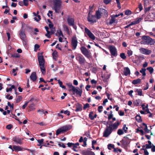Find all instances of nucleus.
Returning a JSON list of instances; mask_svg holds the SVG:
<instances>
[{"instance_id":"17","label":"nucleus","mask_w":155,"mask_h":155,"mask_svg":"<svg viewBox=\"0 0 155 155\" xmlns=\"http://www.w3.org/2000/svg\"><path fill=\"white\" fill-rule=\"evenodd\" d=\"M81 153L83 155H95L94 152L88 150H83Z\"/></svg>"},{"instance_id":"15","label":"nucleus","mask_w":155,"mask_h":155,"mask_svg":"<svg viewBox=\"0 0 155 155\" xmlns=\"http://www.w3.org/2000/svg\"><path fill=\"white\" fill-rule=\"evenodd\" d=\"M139 51L140 53L146 55H149L152 52L151 50L143 48H140Z\"/></svg>"},{"instance_id":"46","label":"nucleus","mask_w":155,"mask_h":155,"mask_svg":"<svg viewBox=\"0 0 155 155\" xmlns=\"http://www.w3.org/2000/svg\"><path fill=\"white\" fill-rule=\"evenodd\" d=\"M125 14L126 15H129L132 14V12L130 10L127 9L125 11Z\"/></svg>"},{"instance_id":"25","label":"nucleus","mask_w":155,"mask_h":155,"mask_svg":"<svg viewBox=\"0 0 155 155\" xmlns=\"http://www.w3.org/2000/svg\"><path fill=\"white\" fill-rule=\"evenodd\" d=\"M107 148L109 150H111V148L114 149L113 151L114 152H117V149L114 148V145L112 144H109L107 145Z\"/></svg>"},{"instance_id":"51","label":"nucleus","mask_w":155,"mask_h":155,"mask_svg":"<svg viewBox=\"0 0 155 155\" xmlns=\"http://www.w3.org/2000/svg\"><path fill=\"white\" fill-rule=\"evenodd\" d=\"M37 141L38 142V143H39V144H38L37 145L38 146H40L41 145V144L43 143L44 139H41V140H37Z\"/></svg>"},{"instance_id":"23","label":"nucleus","mask_w":155,"mask_h":155,"mask_svg":"<svg viewBox=\"0 0 155 155\" xmlns=\"http://www.w3.org/2000/svg\"><path fill=\"white\" fill-rule=\"evenodd\" d=\"M98 9L102 15H104L105 16L108 15V12L105 9H103L102 8H98Z\"/></svg>"},{"instance_id":"61","label":"nucleus","mask_w":155,"mask_h":155,"mask_svg":"<svg viewBox=\"0 0 155 155\" xmlns=\"http://www.w3.org/2000/svg\"><path fill=\"white\" fill-rule=\"evenodd\" d=\"M38 112L41 114H45V112L44 110L43 109H39L37 111Z\"/></svg>"},{"instance_id":"42","label":"nucleus","mask_w":155,"mask_h":155,"mask_svg":"<svg viewBox=\"0 0 155 155\" xmlns=\"http://www.w3.org/2000/svg\"><path fill=\"white\" fill-rule=\"evenodd\" d=\"M120 57L123 59H125L126 58V56L125 55V54L124 53H122L120 54Z\"/></svg>"},{"instance_id":"12","label":"nucleus","mask_w":155,"mask_h":155,"mask_svg":"<svg viewBox=\"0 0 155 155\" xmlns=\"http://www.w3.org/2000/svg\"><path fill=\"white\" fill-rule=\"evenodd\" d=\"M120 123L119 122L118 120L114 123L112 124V123H109V122H107L106 124H105V125H108L113 130H115L118 128V126L120 124Z\"/></svg>"},{"instance_id":"44","label":"nucleus","mask_w":155,"mask_h":155,"mask_svg":"<svg viewBox=\"0 0 155 155\" xmlns=\"http://www.w3.org/2000/svg\"><path fill=\"white\" fill-rule=\"evenodd\" d=\"M18 68H16V69H13L12 71V73L13 74L14 76H15L17 75V73L16 72V70H18Z\"/></svg>"},{"instance_id":"33","label":"nucleus","mask_w":155,"mask_h":155,"mask_svg":"<svg viewBox=\"0 0 155 155\" xmlns=\"http://www.w3.org/2000/svg\"><path fill=\"white\" fill-rule=\"evenodd\" d=\"M135 119L139 123L141 122L142 121L141 117L139 115H137L135 117Z\"/></svg>"},{"instance_id":"43","label":"nucleus","mask_w":155,"mask_h":155,"mask_svg":"<svg viewBox=\"0 0 155 155\" xmlns=\"http://www.w3.org/2000/svg\"><path fill=\"white\" fill-rule=\"evenodd\" d=\"M139 132H140V134L141 135H143L144 134V132L142 129H140L138 128L137 129L136 132L138 133Z\"/></svg>"},{"instance_id":"9","label":"nucleus","mask_w":155,"mask_h":155,"mask_svg":"<svg viewBox=\"0 0 155 155\" xmlns=\"http://www.w3.org/2000/svg\"><path fill=\"white\" fill-rule=\"evenodd\" d=\"M19 35L21 39L23 41L26 43L27 41L26 36L25 35V30L24 29H23L22 27L21 28L19 31Z\"/></svg>"},{"instance_id":"14","label":"nucleus","mask_w":155,"mask_h":155,"mask_svg":"<svg viewBox=\"0 0 155 155\" xmlns=\"http://www.w3.org/2000/svg\"><path fill=\"white\" fill-rule=\"evenodd\" d=\"M38 62L39 65L45 64V59L43 56L42 55V53L38 54Z\"/></svg>"},{"instance_id":"54","label":"nucleus","mask_w":155,"mask_h":155,"mask_svg":"<svg viewBox=\"0 0 155 155\" xmlns=\"http://www.w3.org/2000/svg\"><path fill=\"white\" fill-rule=\"evenodd\" d=\"M35 106V104L33 103H32L29 106V108L31 110H34L35 109V108L34 107Z\"/></svg>"},{"instance_id":"32","label":"nucleus","mask_w":155,"mask_h":155,"mask_svg":"<svg viewBox=\"0 0 155 155\" xmlns=\"http://www.w3.org/2000/svg\"><path fill=\"white\" fill-rule=\"evenodd\" d=\"M67 145L68 147H71L73 145H74L77 146H79V143H72L68 142L67 143Z\"/></svg>"},{"instance_id":"20","label":"nucleus","mask_w":155,"mask_h":155,"mask_svg":"<svg viewBox=\"0 0 155 155\" xmlns=\"http://www.w3.org/2000/svg\"><path fill=\"white\" fill-rule=\"evenodd\" d=\"M143 18H137L135 20L132 22H131L129 24L130 26L136 25L138 24L142 20Z\"/></svg>"},{"instance_id":"6","label":"nucleus","mask_w":155,"mask_h":155,"mask_svg":"<svg viewBox=\"0 0 155 155\" xmlns=\"http://www.w3.org/2000/svg\"><path fill=\"white\" fill-rule=\"evenodd\" d=\"M108 49L112 58H113V56L116 57L117 56V51L116 48L114 46L110 45L108 47Z\"/></svg>"},{"instance_id":"13","label":"nucleus","mask_w":155,"mask_h":155,"mask_svg":"<svg viewBox=\"0 0 155 155\" xmlns=\"http://www.w3.org/2000/svg\"><path fill=\"white\" fill-rule=\"evenodd\" d=\"M84 30L85 33L87 34L90 38L93 40H94L95 39V37L94 35L87 28L85 27Z\"/></svg>"},{"instance_id":"35","label":"nucleus","mask_w":155,"mask_h":155,"mask_svg":"<svg viewBox=\"0 0 155 155\" xmlns=\"http://www.w3.org/2000/svg\"><path fill=\"white\" fill-rule=\"evenodd\" d=\"M58 83L59 84L60 87L62 88L65 89L66 88V87L64 85H63V83L61 81L59 80H58Z\"/></svg>"},{"instance_id":"21","label":"nucleus","mask_w":155,"mask_h":155,"mask_svg":"<svg viewBox=\"0 0 155 155\" xmlns=\"http://www.w3.org/2000/svg\"><path fill=\"white\" fill-rule=\"evenodd\" d=\"M30 78L33 82L35 81L37 79L36 73V72H33L31 74Z\"/></svg>"},{"instance_id":"50","label":"nucleus","mask_w":155,"mask_h":155,"mask_svg":"<svg viewBox=\"0 0 155 155\" xmlns=\"http://www.w3.org/2000/svg\"><path fill=\"white\" fill-rule=\"evenodd\" d=\"M37 16V17H37H35L34 18V19L35 20H36L37 22H38L41 19V16L40 15H38Z\"/></svg>"},{"instance_id":"16","label":"nucleus","mask_w":155,"mask_h":155,"mask_svg":"<svg viewBox=\"0 0 155 155\" xmlns=\"http://www.w3.org/2000/svg\"><path fill=\"white\" fill-rule=\"evenodd\" d=\"M23 140V139L20 138L18 136H15L13 138L12 140L18 144H21L22 143Z\"/></svg>"},{"instance_id":"60","label":"nucleus","mask_w":155,"mask_h":155,"mask_svg":"<svg viewBox=\"0 0 155 155\" xmlns=\"http://www.w3.org/2000/svg\"><path fill=\"white\" fill-rule=\"evenodd\" d=\"M127 53L129 57L132 55L133 54V52L131 50H128L127 51Z\"/></svg>"},{"instance_id":"52","label":"nucleus","mask_w":155,"mask_h":155,"mask_svg":"<svg viewBox=\"0 0 155 155\" xmlns=\"http://www.w3.org/2000/svg\"><path fill=\"white\" fill-rule=\"evenodd\" d=\"M144 150V153L145 155H149V153L146 149L142 148L141 149V150Z\"/></svg>"},{"instance_id":"7","label":"nucleus","mask_w":155,"mask_h":155,"mask_svg":"<svg viewBox=\"0 0 155 155\" xmlns=\"http://www.w3.org/2000/svg\"><path fill=\"white\" fill-rule=\"evenodd\" d=\"M106 127L104 132L103 137H107L111 134L113 130L111 127H110L108 125H106Z\"/></svg>"},{"instance_id":"47","label":"nucleus","mask_w":155,"mask_h":155,"mask_svg":"<svg viewBox=\"0 0 155 155\" xmlns=\"http://www.w3.org/2000/svg\"><path fill=\"white\" fill-rule=\"evenodd\" d=\"M143 130L145 131V132H144V134H145L149 133V132L150 131V130H149V129H148L147 126H146V127H145L143 129Z\"/></svg>"},{"instance_id":"38","label":"nucleus","mask_w":155,"mask_h":155,"mask_svg":"<svg viewBox=\"0 0 155 155\" xmlns=\"http://www.w3.org/2000/svg\"><path fill=\"white\" fill-rule=\"evenodd\" d=\"M20 56V55L18 53H14L13 54H12L11 55V57L12 58H18Z\"/></svg>"},{"instance_id":"64","label":"nucleus","mask_w":155,"mask_h":155,"mask_svg":"<svg viewBox=\"0 0 155 155\" xmlns=\"http://www.w3.org/2000/svg\"><path fill=\"white\" fill-rule=\"evenodd\" d=\"M151 6H149L148 8H144V11L145 12L150 11L151 9Z\"/></svg>"},{"instance_id":"3","label":"nucleus","mask_w":155,"mask_h":155,"mask_svg":"<svg viewBox=\"0 0 155 155\" xmlns=\"http://www.w3.org/2000/svg\"><path fill=\"white\" fill-rule=\"evenodd\" d=\"M61 2L60 0H55L54 2V9L56 13H59L60 12Z\"/></svg>"},{"instance_id":"31","label":"nucleus","mask_w":155,"mask_h":155,"mask_svg":"<svg viewBox=\"0 0 155 155\" xmlns=\"http://www.w3.org/2000/svg\"><path fill=\"white\" fill-rule=\"evenodd\" d=\"M52 55L53 56V58L55 60H56V58H57L58 55V52L56 51L55 50L54 51V52L52 53Z\"/></svg>"},{"instance_id":"49","label":"nucleus","mask_w":155,"mask_h":155,"mask_svg":"<svg viewBox=\"0 0 155 155\" xmlns=\"http://www.w3.org/2000/svg\"><path fill=\"white\" fill-rule=\"evenodd\" d=\"M141 102V101L140 99L137 100H136V102H134V103H135V105L137 106H138L139 105L140 103Z\"/></svg>"},{"instance_id":"55","label":"nucleus","mask_w":155,"mask_h":155,"mask_svg":"<svg viewBox=\"0 0 155 155\" xmlns=\"http://www.w3.org/2000/svg\"><path fill=\"white\" fill-rule=\"evenodd\" d=\"M90 106L89 104L86 103L84 105L83 109L84 110H85L87 108L89 107Z\"/></svg>"},{"instance_id":"39","label":"nucleus","mask_w":155,"mask_h":155,"mask_svg":"<svg viewBox=\"0 0 155 155\" xmlns=\"http://www.w3.org/2000/svg\"><path fill=\"white\" fill-rule=\"evenodd\" d=\"M147 69L149 71L150 73V74H152V73H153L154 70L153 68L151 67H147Z\"/></svg>"},{"instance_id":"28","label":"nucleus","mask_w":155,"mask_h":155,"mask_svg":"<svg viewBox=\"0 0 155 155\" xmlns=\"http://www.w3.org/2000/svg\"><path fill=\"white\" fill-rule=\"evenodd\" d=\"M141 80L140 78H137V79L133 80L132 81V83L134 84H137L140 83Z\"/></svg>"},{"instance_id":"36","label":"nucleus","mask_w":155,"mask_h":155,"mask_svg":"<svg viewBox=\"0 0 155 155\" xmlns=\"http://www.w3.org/2000/svg\"><path fill=\"white\" fill-rule=\"evenodd\" d=\"M146 69L145 68H142L141 70L140 71V72L142 74V76H145L146 75L145 71Z\"/></svg>"},{"instance_id":"19","label":"nucleus","mask_w":155,"mask_h":155,"mask_svg":"<svg viewBox=\"0 0 155 155\" xmlns=\"http://www.w3.org/2000/svg\"><path fill=\"white\" fill-rule=\"evenodd\" d=\"M13 148L15 151H22L23 150V149L26 150L28 151L30 150V149L27 148H22L19 146L13 145Z\"/></svg>"},{"instance_id":"5","label":"nucleus","mask_w":155,"mask_h":155,"mask_svg":"<svg viewBox=\"0 0 155 155\" xmlns=\"http://www.w3.org/2000/svg\"><path fill=\"white\" fill-rule=\"evenodd\" d=\"M80 49L82 54L85 57L88 59H90L92 58L91 53L85 47L82 46Z\"/></svg>"},{"instance_id":"56","label":"nucleus","mask_w":155,"mask_h":155,"mask_svg":"<svg viewBox=\"0 0 155 155\" xmlns=\"http://www.w3.org/2000/svg\"><path fill=\"white\" fill-rule=\"evenodd\" d=\"M29 103V101H26L24 104L22 106V108L23 109H25L26 107L27 106L28 103Z\"/></svg>"},{"instance_id":"18","label":"nucleus","mask_w":155,"mask_h":155,"mask_svg":"<svg viewBox=\"0 0 155 155\" xmlns=\"http://www.w3.org/2000/svg\"><path fill=\"white\" fill-rule=\"evenodd\" d=\"M68 24L70 26L74 25V18L68 16L67 19Z\"/></svg>"},{"instance_id":"8","label":"nucleus","mask_w":155,"mask_h":155,"mask_svg":"<svg viewBox=\"0 0 155 155\" xmlns=\"http://www.w3.org/2000/svg\"><path fill=\"white\" fill-rule=\"evenodd\" d=\"M91 11L90 10L87 17V20L88 21L90 22L91 24H93L96 22V16L94 15H92L91 13Z\"/></svg>"},{"instance_id":"53","label":"nucleus","mask_w":155,"mask_h":155,"mask_svg":"<svg viewBox=\"0 0 155 155\" xmlns=\"http://www.w3.org/2000/svg\"><path fill=\"white\" fill-rule=\"evenodd\" d=\"M138 8L139 9V12H137V13L140 12L143 9V7L142 6V4L141 3L139 4Z\"/></svg>"},{"instance_id":"30","label":"nucleus","mask_w":155,"mask_h":155,"mask_svg":"<svg viewBox=\"0 0 155 155\" xmlns=\"http://www.w3.org/2000/svg\"><path fill=\"white\" fill-rule=\"evenodd\" d=\"M101 15L102 14L98 9V10L96 12V15L97 18V19H100L101 17Z\"/></svg>"},{"instance_id":"40","label":"nucleus","mask_w":155,"mask_h":155,"mask_svg":"<svg viewBox=\"0 0 155 155\" xmlns=\"http://www.w3.org/2000/svg\"><path fill=\"white\" fill-rule=\"evenodd\" d=\"M128 129V128L126 127V124H124L122 128V130H124L125 133H127V130Z\"/></svg>"},{"instance_id":"62","label":"nucleus","mask_w":155,"mask_h":155,"mask_svg":"<svg viewBox=\"0 0 155 155\" xmlns=\"http://www.w3.org/2000/svg\"><path fill=\"white\" fill-rule=\"evenodd\" d=\"M67 85L69 88H71V89L73 88V87H74V86L72 85L71 83H68L67 84Z\"/></svg>"},{"instance_id":"63","label":"nucleus","mask_w":155,"mask_h":155,"mask_svg":"<svg viewBox=\"0 0 155 155\" xmlns=\"http://www.w3.org/2000/svg\"><path fill=\"white\" fill-rule=\"evenodd\" d=\"M111 1V0H104L103 2L105 4L107 5Z\"/></svg>"},{"instance_id":"26","label":"nucleus","mask_w":155,"mask_h":155,"mask_svg":"<svg viewBox=\"0 0 155 155\" xmlns=\"http://www.w3.org/2000/svg\"><path fill=\"white\" fill-rule=\"evenodd\" d=\"M124 74L125 76H127L130 74V71L128 67H125L124 68Z\"/></svg>"},{"instance_id":"2","label":"nucleus","mask_w":155,"mask_h":155,"mask_svg":"<svg viewBox=\"0 0 155 155\" xmlns=\"http://www.w3.org/2000/svg\"><path fill=\"white\" fill-rule=\"evenodd\" d=\"M71 128L70 125H66L60 128H58L56 131V135H58L61 133H63L65 132L68 130H70Z\"/></svg>"},{"instance_id":"11","label":"nucleus","mask_w":155,"mask_h":155,"mask_svg":"<svg viewBox=\"0 0 155 155\" xmlns=\"http://www.w3.org/2000/svg\"><path fill=\"white\" fill-rule=\"evenodd\" d=\"M70 91H72L73 94H75L76 93L77 95H79L80 97L81 96L82 93V89H80L78 87H73V88L70 89Z\"/></svg>"},{"instance_id":"24","label":"nucleus","mask_w":155,"mask_h":155,"mask_svg":"<svg viewBox=\"0 0 155 155\" xmlns=\"http://www.w3.org/2000/svg\"><path fill=\"white\" fill-rule=\"evenodd\" d=\"M120 142L122 143V147L125 148L127 147L128 144L127 140L122 139Z\"/></svg>"},{"instance_id":"58","label":"nucleus","mask_w":155,"mask_h":155,"mask_svg":"<svg viewBox=\"0 0 155 155\" xmlns=\"http://www.w3.org/2000/svg\"><path fill=\"white\" fill-rule=\"evenodd\" d=\"M23 4L25 6H28V0H23Z\"/></svg>"},{"instance_id":"1","label":"nucleus","mask_w":155,"mask_h":155,"mask_svg":"<svg viewBox=\"0 0 155 155\" xmlns=\"http://www.w3.org/2000/svg\"><path fill=\"white\" fill-rule=\"evenodd\" d=\"M141 39L140 43L142 44L153 45L155 43V39H152L149 36H143Z\"/></svg>"},{"instance_id":"59","label":"nucleus","mask_w":155,"mask_h":155,"mask_svg":"<svg viewBox=\"0 0 155 155\" xmlns=\"http://www.w3.org/2000/svg\"><path fill=\"white\" fill-rule=\"evenodd\" d=\"M40 47L39 45L38 44H35V45L34 51H36L38 48Z\"/></svg>"},{"instance_id":"34","label":"nucleus","mask_w":155,"mask_h":155,"mask_svg":"<svg viewBox=\"0 0 155 155\" xmlns=\"http://www.w3.org/2000/svg\"><path fill=\"white\" fill-rule=\"evenodd\" d=\"M135 91L139 95L141 96L142 95V91L141 89H137Z\"/></svg>"},{"instance_id":"10","label":"nucleus","mask_w":155,"mask_h":155,"mask_svg":"<svg viewBox=\"0 0 155 155\" xmlns=\"http://www.w3.org/2000/svg\"><path fill=\"white\" fill-rule=\"evenodd\" d=\"M78 41L77 39L76 36H73L71 38V45L72 49L73 50H75L78 45Z\"/></svg>"},{"instance_id":"27","label":"nucleus","mask_w":155,"mask_h":155,"mask_svg":"<svg viewBox=\"0 0 155 155\" xmlns=\"http://www.w3.org/2000/svg\"><path fill=\"white\" fill-rule=\"evenodd\" d=\"M45 64L39 65L40 68L42 73L43 75H45V69L44 67Z\"/></svg>"},{"instance_id":"22","label":"nucleus","mask_w":155,"mask_h":155,"mask_svg":"<svg viewBox=\"0 0 155 155\" xmlns=\"http://www.w3.org/2000/svg\"><path fill=\"white\" fill-rule=\"evenodd\" d=\"M82 106L81 104L77 103L76 104V109L75 111L76 112L81 111L82 110Z\"/></svg>"},{"instance_id":"45","label":"nucleus","mask_w":155,"mask_h":155,"mask_svg":"<svg viewBox=\"0 0 155 155\" xmlns=\"http://www.w3.org/2000/svg\"><path fill=\"white\" fill-rule=\"evenodd\" d=\"M117 133L119 135H121L124 134V132L122 129H119L117 130Z\"/></svg>"},{"instance_id":"57","label":"nucleus","mask_w":155,"mask_h":155,"mask_svg":"<svg viewBox=\"0 0 155 155\" xmlns=\"http://www.w3.org/2000/svg\"><path fill=\"white\" fill-rule=\"evenodd\" d=\"M13 128V126L12 124H9L7 125L6 128L8 130H10Z\"/></svg>"},{"instance_id":"37","label":"nucleus","mask_w":155,"mask_h":155,"mask_svg":"<svg viewBox=\"0 0 155 155\" xmlns=\"http://www.w3.org/2000/svg\"><path fill=\"white\" fill-rule=\"evenodd\" d=\"M63 27L64 30L67 32V33L69 34V31L68 27L64 25H63Z\"/></svg>"},{"instance_id":"4","label":"nucleus","mask_w":155,"mask_h":155,"mask_svg":"<svg viewBox=\"0 0 155 155\" xmlns=\"http://www.w3.org/2000/svg\"><path fill=\"white\" fill-rule=\"evenodd\" d=\"M76 59L81 65H83L86 62L84 57L80 54H78L76 55Z\"/></svg>"},{"instance_id":"48","label":"nucleus","mask_w":155,"mask_h":155,"mask_svg":"<svg viewBox=\"0 0 155 155\" xmlns=\"http://www.w3.org/2000/svg\"><path fill=\"white\" fill-rule=\"evenodd\" d=\"M93 111L91 112L89 115V117L91 120H93L94 118L93 116Z\"/></svg>"},{"instance_id":"29","label":"nucleus","mask_w":155,"mask_h":155,"mask_svg":"<svg viewBox=\"0 0 155 155\" xmlns=\"http://www.w3.org/2000/svg\"><path fill=\"white\" fill-rule=\"evenodd\" d=\"M117 21H116L115 19L114 18V17L111 16V19L110 20L109 24L110 25H111L112 24L114 23H117Z\"/></svg>"},{"instance_id":"41","label":"nucleus","mask_w":155,"mask_h":155,"mask_svg":"<svg viewBox=\"0 0 155 155\" xmlns=\"http://www.w3.org/2000/svg\"><path fill=\"white\" fill-rule=\"evenodd\" d=\"M22 99V97L21 96H18L16 101V102L18 103Z\"/></svg>"}]
</instances>
